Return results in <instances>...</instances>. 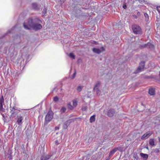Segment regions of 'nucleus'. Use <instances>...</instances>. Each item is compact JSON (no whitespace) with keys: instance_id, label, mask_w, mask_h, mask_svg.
<instances>
[{"instance_id":"38","label":"nucleus","mask_w":160,"mask_h":160,"mask_svg":"<svg viewBox=\"0 0 160 160\" xmlns=\"http://www.w3.org/2000/svg\"><path fill=\"white\" fill-rule=\"evenodd\" d=\"M59 127H56L55 128V130H58L59 129Z\"/></svg>"},{"instance_id":"32","label":"nucleus","mask_w":160,"mask_h":160,"mask_svg":"<svg viewBox=\"0 0 160 160\" xmlns=\"http://www.w3.org/2000/svg\"><path fill=\"white\" fill-rule=\"evenodd\" d=\"M16 26H14L13 27V28H12L11 29V30H9L8 31V33H10L11 32V30H12V29H14L15 28H16Z\"/></svg>"},{"instance_id":"25","label":"nucleus","mask_w":160,"mask_h":160,"mask_svg":"<svg viewBox=\"0 0 160 160\" xmlns=\"http://www.w3.org/2000/svg\"><path fill=\"white\" fill-rule=\"evenodd\" d=\"M100 85V83L99 82H98L96 85H95V86L94 88H95V89H96V88H98L99 87Z\"/></svg>"},{"instance_id":"10","label":"nucleus","mask_w":160,"mask_h":160,"mask_svg":"<svg viewBox=\"0 0 160 160\" xmlns=\"http://www.w3.org/2000/svg\"><path fill=\"white\" fill-rule=\"evenodd\" d=\"M4 99L3 96L0 98V112H2L3 111L4 109L3 108V105L4 104Z\"/></svg>"},{"instance_id":"6","label":"nucleus","mask_w":160,"mask_h":160,"mask_svg":"<svg viewBox=\"0 0 160 160\" xmlns=\"http://www.w3.org/2000/svg\"><path fill=\"white\" fill-rule=\"evenodd\" d=\"M152 134L151 132L148 131L145 133L141 137V139L142 140H145L150 136Z\"/></svg>"},{"instance_id":"36","label":"nucleus","mask_w":160,"mask_h":160,"mask_svg":"<svg viewBox=\"0 0 160 160\" xmlns=\"http://www.w3.org/2000/svg\"><path fill=\"white\" fill-rule=\"evenodd\" d=\"M144 15L145 18L148 17V15L147 13H145Z\"/></svg>"},{"instance_id":"28","label":"nucleus","mask_w":160,"mask_h":160,"mask_svg":"<svg viewBox=\"0 0 160 160\" xmlns=\"http://www.w3.org/2000/svg\"><path fill=\"white\" fill-rule=\"evenodd\" d=\"M46 8H44L42 11L43 16L45 15V14L46 13Z\"/></svg>"},{"instance_id":"35","label":"nucleus","mask_w":160,"mask_h":160,"mask_svg":"<svg viewBox=\"0 0 160 160\" xmlns=\"http://www.w3.org/2000/svg\"><path fill=\"white\" fill-rule=\"evenodd\" d=\"M61 4H62L66 0H60Z\"/></svg>"},{"instance_id":"33","label":"nucleus","mask_w":160,"mask_h":160,"mask_svg":"<svg viewBox=\"0 0 160 160\" xmlns=\"http://www.w3.org/2000/svg\"><path fill=\"white\" fill-rule=\"evenodd\" d=\"M157 9L158 12L160 14V6L157 7Z\"/></svg>"},{"instance_id":"9","label":"nucleus","mask_w":160,"mask_h":160,"mask_svg":"<svg viewBox=\"0 0 160 160\" xmlns=\"http://www.w3.org/2000/svg\"><path fill=\"white\" fill-rule=\"evenodd\" d=\"M101 50L102 51L104 50V48L103 47H102L100 49L96 48H94L92 49V51L98 54L101 52Z\"/></svg>"},{"instance_id":"20","label":"nucleus","mask_w":160,"mask_h":160,"mask_svg":"<svg viewBox=\"0 0 160 160\" xmlns=\"http://www.w3.org/2000/svg\"><path fill=\"white\" fill-rule=\"evenodd\" d=\"M73 107H76L77 105L78 102L76 99H74L72 101Z\"/></svg>"},{"instance_id":"21","label":"nucleus","mask_w":160,"mask_h":160,"mask_svg":"<svg viewBox=\"0 0 160 160\" xmlns=\"http://www.w3.org/2000/svg\"><path fill=\"white\" fill-rule=\"evenodd\" d=\"M140 155L141 157L143 158H144L145 159H147L148 158V154H144L143 153H141Z\"/></svg>"},{"instance_id":"29","label":"nucleus","mask_w":160,"mask_h":160,"mask_svg":"<svg viewBox=\"0 0 160 160\" xmlns=\"http://www.w3.org/2000/svg\"><path fill=\"white\" fill-rule=\"evenodd\" d=\"M88 109L87 107L86 106H84L82 108V110L83 111H85Z\"/></svg>"},{"instance_id":"40","label":"nucleus","mask_w":160,"mask_h":160,"mask_svg":"<svg viewBox=\"0 0 160 160\" xmlns=\"http://www.w3.org/2000/svg\"><path fill=\"white\" fill-rule=\"evenodd\" d=\"M159 142H160V138H159Z\"/></svg>"},{"instance_id":"12","label":"nucleus","mask_w":160,"mask_h":160,"mask_svg":"<svg viewBox=\"0 0 160 160\" xmlns=\"http://www.w3.org/2000/svg\"><path fill=\"white\" fill-rule=\"evenodd\" d=\"M115 111L114 109H110L108 112V115L109 117H112L115 113Z\"/></svg>"},{"instance_id":"27","label":"nucleus","mask_w":160,"mask_h":160,"mask_svg":"<svg viewBox=\"0 0 160 160\" xmlns=\"http://www.w3.org/2000/svg\"><path fill=\"white\" fill-rule=\"evenodd\" d=\"M59 98L57 96H55L53 98V101L55 102H57L58 101Z\"/></svg>"},{"instance_id":"39","label":"nucleus","mask_w":160,"mask_h":160,"mask_svg":"<svg viewBox=\"0 0 160 160\" xmlns=\"http://www.w3.org/2000/svg\"><path fill=\"white\" fill-rule=\"evenodd\" d=\"M55 143H57L58 142V141L57 140H56L55 141Z\"/></svg>"},{"instance_id":"26","label":"nucleus","mask_w":160,"mask_h":160,"mask_svg":"<svg viewBox=\"0 0 160 160\" xmlns=\"http://www.w3.org/2000/svg\"><path fill=\"white\" fill-rule=\"evenodd\" d=\"M69 56L71 58H72L73 59H74L75 58V56L72 53H70L69 54Z\"/></svg>"},{"instance_id":"1","label":"nucleus","mask_w":160,"mask_h":160,"mask_svg":"<svg viewBox=\"0 0 160 160\" xmlns=\"http://www.w3.org/2000/svg\"><path fill=\"white\" fill-rule=\"evenodd\" d=\"M41 22V21L38 18H29L27 22L23 23V26L24 28L27 30L30 29L29 27H30L35 30H37L42 28L40 23Z\"/></svg>"},{"instance_id":"14","label":"nucleus","mask_w":160,"mask_h":160,"mask_svg":"<svg viewBox=\"0 0 160 160\" xmlns=\"http://www.w3.org/2000/svg\"><path fill=\"white\" fill-rule=\"evenodd\" d=\"M149 93L151 95H154L155 92V89L153 88H150L149 90Z\"/></svg>"},{"instance_id":"19","label":"nucleus","mask_w":160,"mask_h":160,"mask_svg":"<svg viewBox=\"0 0 160 160\" xmlns=\"http://www.w3.org/2000/svg\"><path fill=\"white\" fill-rule=\"evenodd\" d=\"M69 125V123L68 122V121L65 122L63 125V128L65 129H66Z\"/></svg>"},{"instance_id":"22","label":"nucleus","mask_w":160,"mask_h":160,"mask_svg":"<svg viewBox=\"0 0 160 160\" xmlns=\"http://www.w3.org/2000/svg\"><path fill=\"white\" fill-rule=\"evenodd\" d=\"M83 87L82 86H79L78 87L77 89V91L78 92H80L82 89L83 88Z\"/></svg>"},{"instance_id":"18","label":"nucleus","mask_w":160,"mask_h":160,"mask_svg":"<svg viewBox=\"0 0 160 160\" xmlns=\"http://www.w3.org/2000/svg\"><path fill=\"white\" fill-rule=\"evenodd\" d=\"M32 7L35 10H38V6L37 3H32Z\"/></svg>"},{"instance_id":"17","label":"nucleus","mask_w":160,"mask_h":160,"mask_svg":"<svg viewBox=\"0 0 160 160\" xmlns=\"http://www.w3.org/2000/svg\"><path fill=\"white\" fill-rule=\"evenodd\" d=\"M149 144L152 146L155 145L154 139H150L149 140Z\"/></svg>"},{"instance_id":"24","label":"nucleus","mask_w":160,"mask_h":160,"mask_svg":"<svg viewBox=\"0 0 160 160\" xmlns=\"http://www.w3.org/2000/svg\"><path fill=\"white\" fill-rule=\"evenodd\" d=\"M93 90L95 92H96L97 94H100V91L99 89L98 88H96V89H95V88H93Z\"/></svg>"},{"instance_id":"11","label":"nucleus","mask_w":160,"mask_h":160,"mask_svg":"<svg viewBox=\"0 0 160 160\" xmlns=\"http://www.w3.org/2000/svg\"><path fill=\"white\" fill-rule=\"evenodd\" d=\"M118 150V148H115L113 149L112 151H111L109 153V156L108 158L107 159V160H108L110 159L113 155Z\"/></svg>"},{"instance_id":"30","label":"nucleus","mask_w":160,"mask_h":160,"mask_svg":"<svg viewBox=\"0 0 160 160\" xmlns=\"http://www.w3.org/2000/svg\"><path fill=\"white\" fill-rule=\"evenodd\" d=\"M122 7L124 9H126L127 8V5H126V3H123V6H122Z\"/></svg>"},{"instance_id":"3","label":"nucleus","mask_w":160,"mask_h":160,"mask_svg":"<svg viewBox=\"0 0 160 160\" xmlns=\"http://www.w3.org/2000/svg\"><path fill=\"white\" fill-rule=\"evenodd\" d=\"M132 31L134 33L139 34L141 33L142 30L141 28L136 24H134L132 26Z\"/></svg>"},{"instance_id":"13","label":"nucleus","mask_w":160,"mask_h":160,"mask_svg":"<svg viewBox=\"0 0 160 160\" xmlns=\"http://www.w3.org/2000/svg\"><path fill=\"white\" fill-rule=\"evenodd\" d=\"M51 156L50 155H42L41 158V160H47L51 157Z\"/></svg>"},{"instance_id":"31","label":"nucleus","mask_w":160,"mask_h":160,"mask_svg":"<svg viewBox=\"0 0 160 160\" xmlns=\"http://www.w3.org/2000/svg\"><path fill=\"white\" fill-rule=\"evenodd\" d=\"M76 74V72H75L73 74L72 76L71 77V79H74L75 77Z\"/></svg>"},{"instance_id":"2","label":"nucleus","mask_w":160,"mask_h":160,"mask_svg":"<svg viewBox=\"0 0 160 160\" xmlns=\"http://www.w3.org/2000/svg\"><path fill=\"white\" fill-rule=\"evenodd\" d=\"M11 113V116L12 117H15L18 113L19 110L18 109V108L15 106H10Z\"/></svg>"},{"instance_id":"16","label":"nucleus","mask_w":160,"mask_h":160,"mask_svg":"<svg viewBox=\"0 0 160 160\" xmlns=\"http://www.w3.org/2000/svg\"><path fill=\"white\" fill-rule=\"evenodd\" d=\"M67 106L68 108L70 110H72L74 108V107H73V105H72L70 102H69L68 103Z\"/></svg>"},{"instance_id":"4","label":"nucleus","mask_w":160,"mask_h":160,"mask_svg":"<svg viewBox=\"0 0 160 160\" xmlns=\"http://www.w3.org/2000/svg\"><path fill=\"white\" fill-rule=\"evenodd\" d=\"M53 117V113L51 111H49L48 112L46 117L45 121L48 122H50L52 119Z\"/></svg>"},{"instance_id":"37","label":"nucleus","mask_w":160,"mask_h":160,"mask_svg":"<svg viewBox=\"0 0 160 160\" xmlns=\"http://www.w3.org/2000/svg\"><path fill=\"white\" fill-rule=\"evenodd\" d=\"M133 17L134 18L137 19L138 18L137 16L135 15H133Z\"/></svg>"},{"instance_id":"7","label":"nucleus","mask_w":160,"mask_h":160,"mask_svg":"<svg viewBox=\"0 0 160 160\" xmlns=\"http://www.w3.org/2000/svg\"><path fill=\"white\" fill-rule=\"evenodd\" d=\"M150 48L152 49L154 48V46L150 43H148L144 44L142 46H140V48Z\"/></svg>"},{"instance_id":"8","label":"nucleus","mask_w":160,"mask_h":160,"mask_svg":"<svg viewBox=\"0 0 160 160\" xmlns=\"http://www.w3.org/2000/svg\"><path fill=\"white\" fill-rule=\"evenodd\" d=\"M145 66V62H141L139 64V65L137 69L138 72H140L144 69Z\"/></svg>"},{"instance_id":"34","label":"nucleus","mask_w":160,"mask_h":160,"mask_svg":"<svg viewBox=\"0 0 160 160\" xmlns=\"http://www.w3.org/2000/svg\"><path fill=\"white\" fill-rule=\"evenodd\" d=\"M136 12H137V15L138 16H140L141 14H140V12L137 11Z\"/></svg>"},{"instance_id":"15","label":"nucleus","mask_w":160,"mask_h":160,"mask_svg":"<svg viewBox=\"0 0 160 160\" xmlns=\"http://www.w3.org/2000/svg\"><path fill=\"white\" fill-rule=\"evenodd\" d=\"M95 115H94L91 116L90 118V122L91 123H92L94 122L95 120Z\"/></svg>"},{"instance_id":"23","label":"nucleus","mask_w":160,"mask_h":160,"mask_svg":"<svg viewBox=\"0 0 160 160\" xmlns=\"http://www.w3.org/2000/svg\"><path fill=\"white\" fill-rule=\"evenodd\" d=\"M66 110V108L64 107H62L60 110V112L61 113H63L65 112Z\"/></svg>"},{"instance_id":"41","label":"nucleus","mask_w":160,"mask_h":160,"mask_svg":"<svg viewBox=\"0 0 160 160\" xmlns=\"http://www.w3.org/2000/svg\"><path fill=\"white\" fill-rule=\"evenodd\" d=\"M147 149H148V147H147Z\"/></svg>"},{"instance_id":"5","label":"nucleus","mask_w":160,"mask_h":160,"mask_svg":"<svg viewBox=\"0 0 160 160\" xmlns=\"http://www.w3.org/2000/svg\"><path fill=\"white\" fill-rule=\"evenodd\" d=\"M16 122L19 126H21L22 123L23 117L21 115H18L16 118Z\"/></svg>"}]
</instances>
